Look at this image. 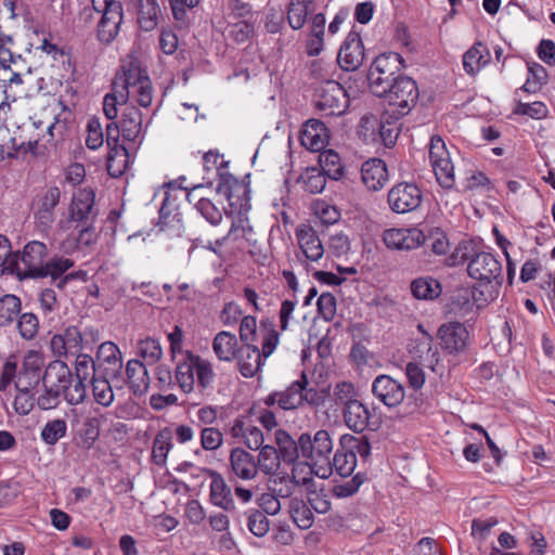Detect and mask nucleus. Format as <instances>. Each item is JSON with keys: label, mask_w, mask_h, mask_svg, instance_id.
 <instances>
[{"label": "nucleus", "mask_w": 555, "mask_h": 555, "mask_svg": "<svg viewBox=\"0 0 555 555\" xmlns=\"http://www.w3.org/2000/svg\"><path fill=\"white\" fill-rule=\"evenodd\" d=\"M42 384L44 393L37 399L41 410L56 408L61 398L70 405L80 404L87 398V386L75 383L69 366L61 360H54L48 364L42 375Z\"/></svg>", "instance_id": "obj_1"}, {"label": "nucleus", "mask_w": 555, "mask_h": 555, "mask_svg": "<svg viewBox=\"0 0 555 555\" xmlns=\"http://www.w3.org/2000/svg\"><path fill=\"white\" fill-rule=\"evenodd\" d=\"M261 337V349L255 344H243L238 348L235 359L237 360V367L240 373L246 377L255 376L264 361L274 352L280 341V334L275 330L272 320H261L259 326Z\"/></svg>", "instance_id": "obj_2"}, {"label": "nucleus", "mask_w": 555, "mask_h": 555, "mask_svg": "<svg viewBox=\"0 0 555 555\" xmlns=\"http://www.w3.org/2000/svg\"><path fill=\"white\" fill-rule=\"evenodd\" d=\"M301 456L309 461L310 466H319L315 474L326 478L331 474V454L333 452V440L325 429H320L313 435L304 433L299 436Z\"/></svg>", "instance_id": "obj_3"}, {"label": "nucleus", "mask_w": 555, "mask_h": 555, "mask_svg": "<svg viewBox=\"0 0 555 555\" xmlns=\"http://www.w3.org/2000/svg\"><path fill=\"white\" fill-rule=\"evenodd\" d=\"M403 67L404 60L399 53L379 54L372 63L367 74L369 87L372 93L382 98L388 87L403 76L401 74Z\"/></svg>", "instance_id": "obj_4"}, {"label": "nucleus", "mask_w": 555, "mask_h": 555, "mask_svg": "<svg viewBox=\"0 0 555 555\" xmlns=\"http://www.w3.org/2000/svg\"><path fill=\"white\" fill-rule=\"evenodd\" d=\"M461 261L467 262L468 275L477 281L483 283H491L495 281L501 283L502 281V264L491 253L487 251H475L468 246L460 248Z\"/></svg>", "instance_id": "obj_5"}, {"label": "nucleus", "mask_w": 555, "mask_h": 555, "mask_svg": "<svg viewBox=\"0 0 555 555\" xmlns=\"http://www.w3.org/2000/svg\"><path fill=\"white\" fill-rule=\"evenodd\" d=\"M382 98H385L388 103L386 115L399 119L405 116L415 105L418 99V88L412 78L403 75L388 87Z\"/></svg>", "instance_id": "obj_6"}, {"label": "nucleus", "mask_w": 555, "mask_h": 555, "mask_svg": "<svg viewBox=\"0 0 555 555\" xmlns=\"http://www.w3.org/2000/svg\"><path fill=\"white\" fill-rule=\"evenodd\" d=\"M314 105L323 116H340L349 106V98L339 82L325 80L314 90Z\"/></svg>", "instance_id": "obj_7"}, {"label": "nucleus", "mask_w": 555, "mask_h": 555, "mask_svg": "<svg viewBox=\"0 0 555 555\" xmlns=\"http://www.w3.org/2000/svg\"><path fill=\"white\" fill-rule=\"evenodd\" d=\"M93 10L100 15L98 38L101 42L111 43L119 33L124 18V10L117 0H92Z\"/></svg>", "instance_id": "obj_8"}, {"label": "nucleus", "mask_w": 555, "mask_h": 555, "mask_svg": "<svg viewBox=\"0 0 555 555\" xmlns=\"http://www.w3.org/2000/svg\"><path fill=\"white\" fill-rule=\"evenodd\" d=\"M95 193L90 188H83L74 193L68 206V218L66 221H60V229H68V223H88L95 222L98 210L95 209Z\"/></svg>", "instance_id": "obj_9"}, {"label": "nucleus", "mask_w": 555, "mask_h": 555, "mask_svg": "<svg viewBox=\"0 0 555 555\" xmlns=\"http://www.w3.org/2000/svg\"><path fill=\"white\" fill-rule=\"evenodd\" d=\"M429 159L438 183L443 189H452L455 182L454 165L444 141L439 135L431 137Z\"/></svg>", "instance_id": "obj_10"}, {"label": "nucleus", "mask_w": 555, "mask_h": 555, "mask_svg": "<svg viewBox=\"0 0 555 555\" xmlns=\"http://www.w3.org/2000/svg\"><path fill=\"white\" fill-rule=\"evenodd\" d=\"M307 375L302 372L300 379L293 382L284 391H279L280 408L282 410H294L305 402L309 405H318L321 397L317 389L308 388Z\"/></svg>", "instance_id": "obj_11"}, {"label": "nucleus", "mask_w": 555, "mask_h": 555, "mask_svg": "<svg viewBox=\"0 0 555 555\" xmlns=\"http://www.w3.org/2000/svg\"><path fill=\"white\" fill-rule=\"evenodd\" d=\"M422 199V191L415 183L411 182L397 183L387 195L388 206L396 214H406L417 209Z\"/></svg>", "instance_id": "obj_12"}, {"label": "nucleus", "mask_w": 555, "mask_h": 555, "mask_svg": "<svg viewBox=\"0 0 555 555\" xmlns=\"http://www.w3.org/2000/svg\"><path fill=\"white\" fill-rule=\"evenodd\" d=\"M73 267L74 261L72 259L54 257L46 262L39 278L50 276L52 284L60 291H65L66 286L76 280L87 282L88 273L83 270L65 274Z\"/></svg>", "instance_id": "obj_13"}, {"label": "nucleus", "mask_w": 555, "mask_h": 555, "mask_svg": "<svg viewBox=\"0 0 555 555\" xmlns=\"http://www.w3.org/2000/svg\"><path fill=\"white\" fill-rule=\"evenodd\" d=\"M48 249L44 243L31 241L25 245L21 255L16 257L15 269L23 278H39L44 267Z\"/></svg>", "instance_id": "obj_14"}, {"label": "nucleus", "mask_w": 555, "mask_h": 555, "mask_svg": "<svg viewBox=\"0 0 555 555\" xmlns=\"http://www.w3.org/2000/svg\"><path fill=\"white\" fill-rule=\"evenodd\" d=\"M96 366L99 374L111 377L112 382H124L122 356L113 341L102 343L96 351Z\"/></svg>", "instance_id": "obj_15"}, {"label": "nucleus", "mask_w": 555, "mask_h": 555, "mask_svg": "<svg viewBox=\"0 0 555 555\" xmlns=\"http://www.w3.org/2000/svg\"><path fill=\"white\" fill-rule=\"evenodd\" d=\"M372 395L387 408H396L404 400L405 388L390 375L380 374L372 383Z\"/></svg>", "instance_id": "obj_16"}, {"label": "nucleus", "mask_w": 555, "mask_h": 555, "mask_svg": "<svg viewBox=\"0 0 555 555\" xmlns=\"http://www.w3.org/2000/svg\"><path fill=\"white\" fill-rule=\"evenodd\" d=\"M364 46L360 35L357 31H350L343 42L337 62L343 70H357L364 61Z\"/></svg>", "instance_id": "obj_17"}, {"label": "nucleus", "mask_w": 555, "mask_h": 555, "mask_svg": "<svg viewBox=\"0 0 555 555\" xmlns=\"http://www.w3.org/2000/svg\"><path fill=\"white\" fill-rule=\"evenodd\" d=\"M441 347L449 353H461L465 351L469 333L464 324L460 322H449L442 324L437 333Z\"/></svg>", "instance_id": "obj_18"}, {"label": "nucleus", "mask_w": 555, "mask_h": 555, "mask_svg": "<svg viewBox=\"0 0 555 555\" xmlns=\"http://www.w3.org/2000/svg\"><path fill=\"white\" fill-rule=\"evenodd\" d=\"M80 330L69 325L62 333L54 334L50 340V349L57 358H68L83 351Z\"/></svg>", "instance_id": "obj_19"}, {"label": "nucleus", "mask_w": 555, "mask_h": 555, "mask_svg": "<svg viewBox=\"0 0 555 555\" xmlns=\"http://www.w3.org/2000/svg\"><path fill=\"white\" fill-rule=\"evenodd\" d=\"M383 240L388 248L412 250L425 242V234L417 228L389 229L384 232Z\"/></svg>", "instance_id": "obj_20"}, {"label": "nucleus", "mask_w": 555, "mask_h": 555, "mask_svg": "<svg viewBox=\"0 0 555 555\" xmlns=\"http://www.w3.org/2000/svg\"><path fill=\"white\" fill-rule=\"evenodd\" d=\"M201 473L210 477L209 501L212 505L225 511L234 512L236 506L232 496V490L224 478L209 468H202Z\"/></svg>", "instance_id": "obj_21"}, {"label": "nucleus", "mask_w": 555, "mask_h": 555, "mask_svg": "<svg viewBox=\"0 0 555 555\" xmlns=\"http://www.w3.org/2000/svg\"><path fill=\"white\" fill-rule=\"evenodd\" d=\"M42 366L43 359L39 352H28L24 358L21 371H16V376L14 378L16 390H31L35 388L39 384L40 379H42Z\"/></svg>", "instance_id": "obj_22"}, {"label": "nucleus", "mask_w": 555, "mask_h": 555, "mask_svg": "<svg viewBox=\"0 0 555 555\" xmlns=\"http://www.w3.org/2000/svg\"><path fill=\"white\" fill-rule=\"evenodd\" d=\"M328 139V129L323 121L312 118L305 122L300 142L307 150L321 152L327 145Z\"/></svg>", "instance_id": "obj_23"}, {"label": "nucleus", "mask_w": 555, "mask_h": 555, "mask_svg": "<svg viewBox=\"0 0 555 555\" xmlns=\"http://www.w3.org/2000/svg\"><path fill=\"white\" fill-rule=\"evenodd\" d=\"M296 237L307 260L318 261L323 257V244L319 238L317 231L312 227L308 224H300L296 229Z\"/></svg>", "instance_id": "obj_24"}, {"label": "nucleus", "mask_w": 555, "mask_h": 555, "mask_svg": "<svg viewBox=\"0 0 555 555\" xmlns=\"http://www.w3.org/2000/svg\"><path fill=\"white\" fill-rule=\"evenodd\" d=\"M121 135L125 141L141 143L143 139L142 113L133 105L127 106L120 118Z\"/></svg>", "instance_id": "obj_25"}, {"label": "nucleus", "mask_w": 555, "mask_h": 555, "mask_svg": "<svg viewBox=\"0 0 555 555\" xmlns=\"http://www.w3.org/2000/svg\"><path fill=\"white\" fill-rule=\"evenodd\" d=\"M122 383H127L134 396L144 395L150 386V377L145 364L140 360H129L126 364V379Z\"/></svg>", "instance_id": "obj_26"}, {"label": "nucleus", "mask_w": 555, "mask_h": 555, "mask_svg": "<svg viewBox=\"0 0 555 555\" xmlns=\"http://www.w3.org/2000/svg\"><path fill=\"white\" fill-rule=\"evenodd\" d=\"M362 181L369 190L378 191L388 181V170L384 160L372 158L361 168Z\"/></svg>", "instance_id": "obj_27"}, {"label": "nucleus", "mask_w": 555, "mask_h": 555, "mask_svg": "<svg viewBox=\"0 0 555 555\" xmlns=\"http://www.w3.org/2000/svg\"><path fill=\"white\" fill-rule=\"evenodd\" d=\"M195 359H198V356L186 351L176 366L175 379L184 393H192L195 390Z\"/></svg>", "instance_id": "obj_28"}, {"label": "nucleus", "mask_w": 555, "mask_h": 555, "mask_svg": "<svg viewBox=\"0 0 555 555\" xmlns=\"http://www.w3.org/2000/svg\"><path fill=\"white\" fill-rule=\"evenodd\" d=\"M230 464L233 473L241 479L250 480L258 474L255 457L242 448H235L231 451Z\"/></svg>", "instance_id": "obj_29"}, {"label": "nucleus", "mask_w": 555, "mask_h": 555, "mask_svg": "<svg viewBox=\"0 0 555 555\" xmlns=\"http://www.w3.org/2000/svg\"><path fill=\"white\" fill-rule=\"evenodd\" d=\"M343 417L349 429L360 434L370 426L371 413L367 406L358 400L343 408Z\"/></svg>", "instance_id": "obj_30"}, {"label": "nucleus", "mask_w": 555, "mask_h": 555, "mask_svg": "<svg viewBox=\"0 0 555 555\" xmlns=\"http://www.w3.org/2000/svg\"><path fill=\"white\" fill-rule=\"evenodd\" d=\"M490 62V51L482 42H476L463 55V68L466 74L475 76Z\"/></svg>", "instance_id": "obj_31"}, {"label": "nucleus", "mask_w": 555, "mask_h": 555, "mask_svg": "<svg viewBox=\"0 0 555 555\" xmlns=\"http://www.w3.org/2000/svg\"><path fill=\"white\" fill-rule=\"evenodd\" d=\"M311 481V477L298 478L296 469H293L292 477L282 475L271 478L269 480V490L278 498L287 499L293 494L295 486H306Z\"/></svg>", "instance_id": "obj_32"}, {"label": "nucleus", "mask_w": 555, "mask_h": 555, "mask_svg": "<svg viewBox=\"0 0 555 555\" xmlns=\"http://www.w3.org/2000/svg\"><path fill=\"white\" fill-rule=\"evenodd\" d=\"M212 350L220 361L231 362L238 351L236 336L227 331L219 332L214 338Z\"/></svg>", "instance_id": "obj_33"}, {"label": "nucleus", "mask_w": 555, "mask_h": 555, "mask_svg": "<svg viewBox=\"0 0 555 555\" xmlns=\"http://www.w3.org/2000/svg\"><path fill=\"white\" fill-rule=\"evenodd\" d=\"M76 228H79L77 234L74 237H68L62 244L65 251L79 247H90L98 241L99 235L94 222L77 224Z\"/></svg>", "instance_id": "obj_34"}, {"label": "nucleus", "mask_w": 555, "mask_h": 555, "mask_svg": "<svg viewBox=\"0 0 555 555\" xmlns=\"http://www.w3.org/2000/svg\"><path fill=\"white\" fill-rule=\"evenodd\" d=\"M74 357L76 358L74 366L75 374H73L75 383H80L82 386H86L87 380L91 382V378L99 374L96 361L83 351Z\"/></svg>", "instance_id": "obj_35"}, {"label": "nucleus", "mask_w": 555, "mask_h": 555, "mask_svg": "<svg viewBox=\"0 0 555 555\" xmlns=\"http://www.w3.org/2000/svg\"><path fill=\"white\" fill-rule=\"evenodd\" d=\"M160 8L156 0H140L138 22L142 30L151 31L158 25Z\"/></svg>", "instance_id": "obj_36"}, {"label": "nucleus", "mask_w": 555, "mask_h": 555, "mask_svg": "<svg viewBox=\"0 0 555 555\" xmlns=\"http://www.w3.org/2000/svg\"><path fill=\"white\" fill-rule=\"evenodd\" d=\"M275 442L279 447L280 457L286 463L295 462L301 455V447H299V439L295 441L291 435L283 430L278 429L274 434Z\"/></svg>", "instance_id": "obj_37"}, {"label": "nucleus", "mask_w": 555, "mask_h": 555, "mask_svg": "<svg viewBox=\"0 0 555 555\" xmlns=\"http://www.w3.org/2000/svg\"><path fill=\"white\" fill-rule=\"evenodd\" d=\"M314 11L313 0H291L287 11V21L293 29H300L307 15Z\"/></svg>", "instance_id": "obj_38"}, {"label": "nucleus", "mask_w": 555, "mask_h": 555, "mask_svg": "<svg viewBox=\"0 0 555 555\" xmlns=\"http://www.w3.org/2000/svg\"><path fill=\"white\" fill-rule=\"evenodd\" d=\"M111 380V377L98 375L90 382L94 401L104 408L109 406L115 399Z\"/></svg>", "instance_id": "obj_39"}, {"label": "nucleus", "mask_w": 555, "mask_h": 555, "mask_svg": "<svg viewBox=\"0 0 555 555\" xmlns=\"http://www.w3.org/2000/svg\"><path fill=\"white\" fill-rule=\"evenodd\" d=\"M172 433L169 428H164L158 431L152 448V459L158 466H164L167 461V455L172 448Z\"/></svg>", "instance_id": "obj_40"}, {"label": "nucleus", "mask_w": 555, "mask_h": 555, "mask_svg": "<svg viewBox=\"0 0 555 555\" xmlns=\"http://www.w3.org/2000/svg\"><path fill=\"white\" fill-rule=\"evenodd\" d=\"M321 172L332 180H338L344 175V167L338 153L333 150L321 151L319 155Z\"/></svg>", "instance_id": "obj_41"}, {"label": "nucleus", "mask_w": 555, "mask_h": 555, "mask_svg": "<svg viewBox=\"0 0 555 555\" xmlns=\"http://www.w3.org/2000/svg\"><path fill=\"white\" fill-rule=\"evenodd\" d=\"M331 473L335 469L341 477L350 476L357 466V457L354 454L351 453L350 450L341 448L340 444L333 459L331 457Z\"/></svg>", "instance_id": "obj_42"}, {"label": "nucleus", "mask_w": 555, "mask_h": 555, "mask_svg": "<svg viewBox=\"0 0 555 555\" xmlns=\"http://www.w3.org/2000/svg\"><path fill=\"white\" fill-rule=\"evenodd\" d=\"M21 299L11 294L0 297V326H8L15 322L21 314Z\"/></svg>", "instance_id": "obj_43"}, {"label": "nucleus", "mask_w": 555, "mask_h": 555, "mask_svg": "<svg viewBox=\"0 0 555 555\" xmlns=\"http://www.w3.org/2000/svg\"><path fill=\"white\" fill-rule=\"evenodd\" d=\"M240 191L246 193V188L242 185L235 177L228 172L219 173L216 192L222 195L230 203V206H236L237 203L234 201L235 192Z\"/></svg>", "instance_id": "obj_44"}, {"label": "nucleus", "mask_w": 555, "mask_h": 555, "mask_svg": "<svg viewBox=\"0 0 555 555\" xmlns=\"http://www.w3.org/2000/svg\"><path fill=\"white\" fill-rule=\"evenodd\" d=\"M196 363V388L198 389L201 395H205L208 390L212 389V385L215 382V372L212 369V364L198 356V359H195Z\"/></svg>", "instance_id": "obj_45"}, {"label": "nucleus", "mask_w": 555, "mask_h": 555, "mask_svg": "<svg viewBox=\"0 0 555 555\" xmlns=\"http://www.w3.org/2000/svg\"><path fill=\"white\" fill-rule=\"evenodd\" d=\"M412 295L417 299H434L439 296L441 288L433 278H418L411 283Z\"/></svg>", "instance_id": "obj_46"}, {"label": "nucleus", "mask_w": 555, "mask_h": 555, "mask_svg": "<svg viewBox=\"0 0 555 555\" xmlns=\"http://www.w3.org/2000/svg\"><path fill=\"white\" fill-rule=\"evenodd\" d=\"M289 514L293 521L300 529H309L313 525V514L310 507L299 499H292L289 502Z\"/></svg>", "instance_id": "obj_47"}, {"label": "nucleus", "mask_w": 555, "mask_h": 555, "mask_svg": "<svg viewBox=\"0 0 555 555\" xmlns=\"http://www.w3.org/2000/svg\"><path fill=\"white\" fill-rule=\"evenodd\" d=\"M128 147L117 146L109 150L107 154V171L109 176L120 177L128 166Z\"/></svg>", "instance_id": "obj_48"}, {"label": "nucleus", "mask_w": 555, "mask_h": 555, "mask_svg": "<svg viewBox=\"0 0 555 555\" xmlns=\"http://www.w3.org/2000/svg\"><path fill=\"white\" fill-rule=\"evenodd\" d=\"M118 81L114 82L113 92L105 94L103 99V112L108 120H115L118 116V105L126 104L128 92L118 91Z\"/></svg>", "instance_id": "obj_49"}, {"label": "nucleus", "mask_w": 555, "mask_h": 555, "mask_svg": "<svg viewBox=\"0 0 555 555\" xmlns=\"http://www.w3.org/2000/svg\"><path fill=\"white\" fill-rule=\"evenodd\" d=\"M172 16L179 28H186L191 23V11L198 5L199 0H169Z\"/></svg>", "instance_id": "obj_50"}, {"label": "nucleus", "mask_w": 555, "mask_h": 555, "mask_svg": "<svg viewBox=\"0 0 555 555\" xmlns=\"http://www.w3.org/2000/svg\"><path fill=\"white\" fill-rule=\"evenodd\" d=\"M280 454L272 446H263L258 454V466L266 475H273L280 467Z\"/></svg>", "instance_id": "obj_51"}, {"label": "nucleus", "mask_w": 555, "mask_h": 555, "mask_svg": "<svg viewBox=\"0 0 555 555\" xmlns=\"http://www.w3.org/2000/svg\"><path fill=\"white\" fill-rule=\"evenodd\" d=\"M67 433V424L62 418L49 421L41 429L40 437L44 443L54 446Z\"/></svg>", "instance_id": "obj_52"}, {"label": "nucleus", "mask_w": 555, "mask_h": 555, "mask_svg": "<svg viewBox=\"0 0 555 555\" xmlns=\"http://www.w3.org/2000/svg\"><path fill=\"white\" fill-rule=\"evenodd\" d=\"M339 444L341 448L350 450L356 457L359 455L365 460L371 454V446L365 437H356L353 435L346 434L340 437Z\"/></svg>", "instance_id": "obj_53"}, {"label": "nucleus", "mask_w": 555, "mask_h": 555, "mask_svg": "<svg viewBox=\"0 0 555 555\" xmlns=\"http://www.w3.org/2000/svg\"><path fill=\"white\" fill-rule=\"evenodd\" d=\"M143 78H149V76L141 70L139 66L130 64L129 67L124 70L122 76L116 78V81H121L119 91L128 92L129 98L130 92L137 88V85H141Z\"/></svg>", "instance_id": "obj_54"}, {"label": "nucleus", "mask_w": 555, "mask_h": 555, "mask_svg": "<svg viewBox=\"0 0 555 555\" xmlns=\"http://www.w3.org/2000/svg\"><path fill=\"white\" fill-rule=\"evenodd\" d=\"M422 245H426L437 256L446 255L450 250L447 234L439 228L431 229L425 235V242Z\"/></svg>", "instance_id": "obj_55"}, {"label": "nucleus", "mask_w": 555, "mask_h": 555, "mask_svg": "<svg viewBox=\"0 0 555 555\" xmlns=\"http://www.w3.org/2000/svg\"><path fill=\"white\" fill-rule=\"evenodd\" d=\"M138 354L147 363L155 364L163 357L160 343L154 338H145L138 344Z\"/></svg>", "instance_id": "obj_56"}, {"label": "nucleus", "mask_w": 555, "mask_h": 555, "mask_svg": "<svg viewBox=\"0 0 555 555\" xmlns=\"http://www.w3.org/2000/svg\"><path fill=\"white\" fill-rule=\"evenodd\" d=\"M60 199L61 190L57 186H50L34 199L33 208L54 212Z\"/></svg>", "instance_id": "obj_57"}, {"label": "nucleus", "mask_w": 555, "mask_h": 555, "mask_svg": "<svg viewBox=\"0 0 555 555\" xmlns=\"http://www.w3.org/2000/svg\"><path fill=\"white\" fill-rule=\"evenodd\" d=\"M247 527L254 535L261 538L268 533L270 522L262 512L258 509H250L247 513Z\"/></svg>", "instance_id": "obj_58"}, {"label": "nucleus", "mask_w": 555, "mask_h": 555, "mask_svg": "<svg viewBox=\"0 0 555 555\" xmlns=\"http://www.w3.org/2000/svg\"><path fill=\"white\" fill-rule=\"evenodd\" d=\"M365 480V475L358 473L351 479L335 485L333 488V494L340 499L352 496L358 492L359 488Z\"/></svg>", "instance_id": "obj_59"}, {"label": "nucleus", "mask_w": 555, "mask_h": 555, "mask_svg": "<svg viewBox=\"0 0 555 555\" xmlns=\"http://www.w3.org/2000/svg\"><path fill=\"white\" fill-rule=\"evenodd\" d=\"M17 327L24 339H33L39 327L38 318L34 313H23L18 315Z\"/></svg>", "instance_id": "obj_60"}, {"label": "nucleus", "mask_w": 555, "mask_h": 555, "mask_svg": "<svg viewBox=\"0 0 555 555\" xmlns=\"http://www.w3.org/2000/svg\"><path fill=\"white\" fill-rule=\"evenodd\" d=\"M87 139L86 144L90 150H96L102 146L104 142V133L100 120L96 117L89 119L87 125Z\"/></svg>", "instance_id": "obj_61"}, {"label": "nucleus", "mask_w": 555, "mask_h": 555, "mask_svg": "<svg viewBox=\"0 0 555 555\" xmlns=\"http://www.w3.org/2000/svg\"><path fill=\"white\" fill-rule=\"evenodd\" d=\"M390 115L384 114L383 118L379 120L377 130L378 134L384 143L385 146L391 147L397 140L399 129L397 126L389 122L388 118H390Z\"/></svg>", "instance_id": "obj_62"}, {"label": "nucleus", "mask_w": 555, "mask_h": 555, "mask_svg": "<svg viewBox=\"0 0 555 555\" xmlns=\"http://www.w3.org/2000/svg\"><path fill=\"white\" fill-rule=\"evenodd\" d=\"M260 335L257 330L256 318L246 315L240 324V339L243 344H255L257 336Z\"/></svg>", "instance_id": "obj_63"}, {"label": "nucleus", "mask_w": 555, "mask_h": 555, "mask_svg": "<svg viewBox=\"0 0 555 555\" xmlns=\"http://www.w3.org/2000/svg\"><path fill=\"white\" fill-rule=\"evenodd\" d=\"M354 387L351 383L340 382L334 388V399L337 404L346 408L351 402L358 401L356 398Z\"/></svg>", "instance_id": "obj_64"}]
</instances>
